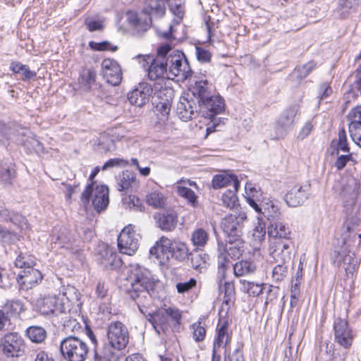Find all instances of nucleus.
I'll use <instances>...</instances> for the list:
<instances>
[{
  "label": "nucleus",
  "mask_w": 361,
  "mask_h": 361,
  "mask_svg": "<svg viewBox=\"0 0 361 361\" xmlns=\"http://www.w3.org/2000/svg\"><path fill=\"white\" fill-rule=\"evenodd\" d=\"M10 70L19 75L20 79L23 81L33 79L37 75L36 72L31 71L27 65L18 61H12L10 64Z\"/></svg>",
  "instance_id": "nucleus-31"
},
{
  "label": "nucleus",
  "mask_w": 361,
  "mask_h": 361,
  "mask_svg": "<svg viewBox=\"0 0 361 361\" xmlns=\"http://www.w3.org/2000/svg\"><path fill=\"white\" fill-rule=\"evenodd\" d=\"M102 75L107 83L118 85L122 80L121 66L116 61L105 59L102 62Z\"/></svg>",
  "instance_id": "nucleus-12"
},
{
  "label": "nucleus",
  "mask_w": 361,
  "mask_h": 361,
  "mask_svg": "<svg viewBox=\"0 0 361 361\" xmlns=\"http://www.w3.org/2000/svg\"><path fill=\"white\" fill-rule=\"evenodd\" d=\"M166 314L164 309L153 314H149L148 320L159 334L165 333L170 326L169 320Z\"/></svg>",
  "instance_id": "nucleus-23"
},
{
  "label": "nucleus",
  "mask_w": 361,
  "mask_h": 361,
  "mask_svg": "<svg viewBox=\"0 0 361 361\" xmlns=\"http://www.w3.org/2000/svg\"><path fill=\"white\" fill-rule=\"evenodd\" d=\"M262 214L268 219L271 220V221H274L279 216L280 212L277 206L274 205L272 202H269L263 204Z\"/></svg>",
  "instance_id": "nucleus-49"
},
{
  "label": "nucleus",
  "mask_w": 361,
  "mask_h": 361,
  "mask_svg": "<svg viewBox=\"0 0 361 361\" xmlns=\"http://www.w3.org/2000/svg\"><path fill=\"white\" fill-rule=\"evenodd\" d=\"M199 113L204 118H213L224 110V99L220 96L211 94L205 99L199 102Z\"/></svg>",
  "instance_id": "nucleus-11"
},
{
  "label": "nucleus",
  "mask_w": 361,
  "mask_h": 361,
  "mask_svg": "<svg viewBox=\"0 0 361 361\" xmlns=\"http://www.w3.org/2000/svg\"><path fill=\"white\" fill-rule=\"evenodd\" d=\"M73 242V238L69 231L66 228H61L59 232L56 233V244H58L61 247L66 249H71V245Z\"/></svg>",
  "instance_id": "nucleus-39"
},
{
  "label": "nucleus",
  "mask_w": 361,
  "mask_h": 361,
  "mask_svg": "<svg viewBox=\"0 0 361 361\" xmlns=\"http://www.w3.org/2000/svg\"><path fill=\"white\" fill-rule=\"evenodd\" d=\"M146 202L154 208H163L166 205V197L159 190H152L145 197Z\"/></svg>",
  "instance_id": "nucleus-33"
},
{
  "label": "nucleus",
  "mask_w": 361,
  "mask_h": 361,
  "mask_svg": "<svg viewBox=\"0 0 361 361\" xmlns=\"http://www.w3.org/2000/svg\"><path fill=\"white\" fill-rule=\"evenodd\" d=\"M140 236L131 224L126 226L118 237L119 251L128 255H133L137 250Z\"/></svg>",
  "instance_id": "nucleus-7"
},
{
  "label": "nucleus",
  "mask_w": 361,
  "mask_h": 361,
  "mask_svg": "<svg viewBox=\"0 0 361 361\" xmlns=\"http://www.w3.org/2000/svg\"><path fill=\"white\" fill-rule=\"evenodd\" d=\"M191 240L195 247H203L209 240V234L202 228H197L191 234Z\"/></svg>",
  "instance_id": "nucleus-42"
},
{
  "label": "nucleus",
  "mask_w": 361,
  "mask_h": 361,
  "mask_svg": "<svg viewBox=\"0 0 361 361\" xmlns=\"http://www.w3.org/2000/svg\"><path fill=\"white\" fill-rule=\"evenodd\" d=\"M191 92L197 99V103L205 99L212 94V84L207 80L195 81L191 87Z\"/></svg>",
  "instance_id": "nucleus-26"
},
{
  "label": "nucleus",
  "mask_w": 361,
  "mask_h": 361,
  "mask_svg": "<svg viewBox=\"0 0 361 361\" xmlns=\"http://www.w3.org/2000/svg\"><path fill=\"white\" fill-rule=\"evenodd\" d=\"M360 188L359 180L353 176H348L342 180L339 195L346 208L349 209L355 204Z\"/></svg>",
  "instance_id": "nucleus-8"
},
{
  "label": "nucleus",
  "mask_w": 361,
  "mask_h": 361,
  "mask_svg": "<svg viewBox=\"0 0 361 361\" xmlns=\"http://www.w3.org/2000/svg\"><path fill=\"white\" fill-rule=\"evenodd\" d=\"M153 92L152 86L147 82H140L128 94V99L132 105L142 107L147 104Z\"/></svg>",
  "instance_id": "nucleus-14"
},
{
  "label": "nucleus",
  "mask_w": 361,
  "mask_h": 361,
  "mask_svg": "<svg viewBox=\"0 0 361 361\" xmlns=\"http://www.w3.org/2000/svg\"><path fill=\"white\" fill-rule=\"evenodd\" d=\"M34 265V260L27 254L20 253L15 260V266L20 269H27Z\"/></svg>",
  "instance_id": "nucleus-53"
},
{
  "label": "nucleus",
  "mask_w": 361,
  "mask_h": 361,
  "mask_svg": "<svg viewBox=\"0 0 361 361\" xmlns=\"http://www.w3.org/2000/svg\"><path fill=\"white\" fill-rule=\"evenodd\" d=\"M176 191L180 196L186 199L192 207L197 206V196L190 188H188L186 185L180 184L177 185Z\"/></svg>",
  "instance_id": "nucleus-45"
},
{
  "label": "nucleus",
  "mask_w": 361,
  "mask_h": 361,
  "mask_svg": "<svg viewBox=\"0 0 361 361\" xmlns=\"http://www.w3.org/2000/svg\"><path fill=\"white\" fill-rule=\"evenodd\" d=\"M197 284V281L192 278L187 282H180L176 284V288L177 291L179 293H184L190 290H191L192 288H194Z\"/></svg>",
  "instance_id": "nucleus-61"
},
{
  "label": "nucleus",
  "mask_w": 361,
  "mask_h": 361,
  "mask_svg": "<svg viewBox=\"0 0 361 361\" xmlns=\"http://www.w3.org/2000/svg\"><path fill=\"white\" fill-rule=\"evenodd\" d=\"M154 284L151 273L147 269L139 264H131L129 267L123 286L144 314L146 312L143 308L150 301V290L153 289Z\"/></svg>",
  "instance_id": "nucleus-1"
},
{
  "label": "nucleus",
  "mask_w": 361,
  "mask_h": 361,
  "mask_svg": "<svg viewBox=\"0 0 361 361\" xmlns=\"http://www.w3.org/2000/svg\"><path fill=\"white\" fill-rule=\"evenodd\" d=\"M109 188L104 185H97L92 182L88 185L82 194V201L88 203L90 197L94 209L100 212L107 207L109 203Z\"/></svg>",
  "instance_id": "nucleus-5"
},
{
  "label": "nucleus",
  "mask_w": 361,
  "mask_h": 361,
  "mask_svg": "<svg viewBox=\"0 0 361 361\" xmlns=\"http://www.w3.org/2000/svg\"><path fill=\"white\" fill-rule=\"evenodd\" d=\"M334 331L335 342L341 346L345 351L341 355L334 352L333 357L335 359L338 358L339 361H343L347 355V350L352 346L354 336L347 320L339 317L334 320Z\"/></svg>",
  "instance_id": "nucleus-4"
},
{
  "label": "nucleus",
  "mask_w": 361,
  "mask_h": 361,
  "mask_svg": "<svg viewBox=\"0 0 361 361\" xmlns=\"http://www.w3.org/2000/svg\"><path fill=\"white\" fill-rule=\"evenodd\" d=\"M157 226L164 231H173L178 224V214L173 209L165 210L154 216Z\"/></svg>",
  "instance_id": "nucleus-20"
},
{
  "label": "nucleus",
  "mask_w": 361,
  "mask_h": 361,
  "mask_svg": "<svg viewBox=\"0 0 361 361\" xmlns=\"http://www.w3.org/2000/svg\"><path fill=\"white\" fill-rule=\"evenodd\" d=\"M4 309L7 314L13 317L18 316L25 310L24 305L20 300H8L4 305Z\"/></svg>",
  "instance_id": "nucleus-46"
},
{
  "label": "nucleus",
  "mask_w": 361,
  "mask_h": 361,
  "mask_svg": "<svg viewBox=\"0 0 361 361\" xmlns=\"http://www.w3.org/2000/svg\"><path fill=\"white\" fill-rule=\"evenodd\" d=\"M129 23L137 30V31H146L150 26L151 18L147 14L140 16L135 11H128L126 13Z\"/></svg>",
  "instance_id": "nucleus-25"
},
{
  "label": "nucleus",
  "mask_w": 361,
  "mask_h": 361,
  "mask_svg": "<svg viewBox=\"0 0 361 361\" xmlns=\"http://www.w3.org/2000/svg\"><path fill=\"white\" fill-rule=\"evenodd\" d=\"M135 174L130 171H124L120 174L118 179V190L123 191L128 189L135 183Z\"/></svg>",
  "instance_id": "nucleus-40"
},
{
  "label": "nucleus",
  "mask_w": 361,
  "mask_h": 361,
  "mask_svg": "<svg viewBox=\"0 0 361 361\" xmlns=\"http://www.w3.org/2000/svg\"><path fill=\"white\" fill-rule=\"evenodd\" d=\"M158 54V52L157 51ZM148 78L151 80H156L161 78L171 79L168 75L167 66L164 56L157 55V57L152 61L147 68Z\"/></svg>",
  "instance_id": "nucleus-22"
},
{
  "label": "nucleus",
  "mask_w": 361,
  "mask_h": 361,
  "mask_svg": "<svg viewBox=\"0 0 361 361\" xmlns=\"http://www.w3.org/2000/svg\"><path fill=\"white\" fill-rule=\"evenodd\" d=\"M310 187V184L295 185L285 195V202L292 207L300 205L308 198Z\"/></svg>",
  "instance_id": "nucleus-16"
},
{
  "label": "nucleus",
  "mask_w": 361,
  "mask_h": 361,
  "mask_svg": "<svg viewBox=\"0 0 361 361\" xmlns=\"http://www.w3.org/2000/svg\"><path fill=\"white\" fill-rule=\"evenodd\" d=\"M188 252L189 250L185 243L180 241H175L169 257H173L179 261H183L188 257Z\"/></svg>",
  "instance_id": "nucleus-43"
},
{
  "label": "nucleus",
  "mask_w": 361,
  "mask_h": 361,
  "mask_svg": "<svg viewBox=\"0 0 361 361\" xmlns=\"http://www.w3.org/2000/svg\"><path fill=\"white\" fill-rule=\"evenodd\" d=\"M190 329L192 331V338L196 342H201L204 341L206 336V329L202 325L200 321L195 322L190 326Z\"/></svg>",
  "instance_id": "nucleus-50"
},
{
  "label": "nucleus",
  "mask_w": 361,
  "mask_h": 361,
  "mask_svg": "<svg viewBox=\"0 0 361 361\" xmlns=\"http://www.w3.org/2000/svg\"><path fill=\"white\" fill-rule=\"evenodd\" d=\"M226 238V252L231 258H238L244 252L245 243L240 238Z\"/></svg>",
  "instance_id": "nucleus-30"
},
{
  "label": "nucleus",
  "mask_w": 361,
  "mask_h": 361,
  "mask_svg": "<svg viewBox=\"0 0 361 361\" xmlns=\"http://www.w3.org/2000/svg\"><path fill=\"white\" fill-rule=\"evenodd\" d=\"M176 113L182 121H188L200 114L198 104L185 97H180L176 106Z\"/></svg>",
  "instance_id": "nucleus-19"
},
{
  "label": "nucleus",
  "mask_w": 361,
  "mask_h": 361,
  "mask_svg": "<svg viewBox=\"0 0 361 361\" xmlns=\"http://www.w3.org/2000/svg\"><path fill=\"white\" fill-rule=\"evenodd\" d=\"M107 338L112 345L122 350L128 343L129 334L127 327L121 322L110 323L108 326Z\"/></svg>",
  "instance_id": "nucleus-9"
},
{
  "label": "nucleus",
  "mask_w": 361,
  "mask_h": 361,
  "mask_svg": "<svg viewBox=\"0 0 361 361\" xmlns=\"http://www.w3.org/2000/svg\"><path fill=\"white\" fill-rule=\"evenodd\" d=\"M349 132L352 140L361 148V124L352 126Z\"/></svg>",
  "instance_id": "nucleus-63"
},
{
  "label": "nucleus",
  "mask_w": 361,
  "mask_h": 361,
  "mask_svg": "<svg viewBox=\"0 0 361 361\" xmlns=\"http://www.w3.org/2000/svg\"><path fill=\"white\" fill-rule=\"evenodd\" d=\"M26 335L34 343H42L46 338V331L41 326H30L26 330Z\"/></svg>",
  "instance_id": "nucleus-44"
},
{
  "label": "nucleus",
  "mask_w": 361,
  "mask_h": 361,
  "mask_svg": "<svg viewBox=\"0 0 361 361\" xmlns=\"http://www.w3.org/2000/svg\"><path fill=\"white\" fill-rule=\"evenodd\" d=\"M246 219L245 213L234 212L222 219L221 226L228 240L231 241V238H242L244 222Z\"/></svg>",
  "instance_id": "nucleus-6"
},
{
  "label": "nucleus",
  "mask_w": 361,
  "mask_h": 361,
  "mask_svg": "<svg viewBox=\"0 0 361 361\" xmlns=\"http://www.w3.org/2000/svg\"><path fill=\"white\" fill-rule=\"evenodd\" d=\"M269 255L276 262L286 264L289 262L291 259L290 242L288 240H272Z\"/></svg>",
  "instance_id": "nucleus-13"
},
{
  "label": "nucleus",
  "mask_w": 361,
  "mask_h": 361,
  "mask_svg": "<svg viewBox=\"0 0 361 361\" xmlns=\"http://www.w3.org/2000/svg\"><path fill=\"white\" fill-rule=\"evenodd\" d=\"M160 85L157 84L154 87L155 88V96L157 97L159 101H164L166 102V99H167L168 102H172L173 97V90L167 87H160L158 90V87Z\"/></svg>",
  "instance_id": "nucleus-51"
},
{
  "label": "nucleus",
  "mask_w": 361,
  "mask_h": 361,
  "mask_svg": "<svg viewBox=\"0 0 361 361\" xmlns=\"http://www.w3.org/2000/svg\"><path fill=\"white\" fill-rule=\"evenodd\" d=\"M96 73L94 70L83 69L78 78L79 84L87 90H90L93 84L95 83Z\"/></svg>",
  "instance_id": "nucleus-37"
},
{
  "label": "nucleus",
  "mask_w": 361,
  "mask_h": 361,
  "mask_svg": "<svg viewBox=\"0 0 361 361\" xmlns=\"http://www.w3.org/2000/svg\"><path fill=\"white\" fill-rule=\"evenodd\" d=\"M238 188H233V190H227L221 197V201L224 206L228 208H234L238 204V197L235 194Z\"/></svg>",
  "instance_id": "nucleus-48"
},
{
  "label": "nucleus",
  "mask_w": 361,
  "mask_h": 361,
  "mask_svg": "<svg viewBox=\"0 0 361 361\" xmlns=\"http://www.w3.org/2000/svg\"><path fill=\"white\" fill-rule=\"evenodd\" d=\"M315 66L314 62L309 61L302 66H298L295 69V74L300 79L305 78L312 72Z\"/></svg>",
  "instance_id": "nucleus-55"
},
{
  "label": "nucleus",
  "mask_w": 361,
  "mask_h": 361,
  "mask_svg": "<svg viewBox=\"0 0 361 361\" xmlns=\"http://www.w3.org/2000/svg\"><path fill=\"white\" fill-rule=\"evenodd\" d=\"M267 233L273 240H287L290 234L288 228L279 221H271Z\"/></svg>",
  "instance_id": "nucleus-29"
},
{
  "label": "nucleus",
  "mask_w": 361,
  "mask_h": 361,
  "mask_svg": "<svg viewBox=\"0 0 361 361\" xmlns=\"http://www.w3.org/2000/svg\"><path fill=\"white\" fill-rule=\"evenodd\" d=\"M228 340V322L221 319L217 326L216 336L214 341L212 350L219 351L220 348L226 347Z\"/></svg>",
  "instance_id": "nucleus-24"
},
{
  "label": "nucleus",
  "mask_w": 361,
  "mask_h": 361,
  "mask_svg": "<svg viewBox=\"0 0 361 361\" xmlns=\"http://www.w3.org/2000/svg\"><path fill=\"white\" fill-rule=\"evenodd\" d=\"M298 112L297 106H292L283 111L276 122V128L281 134H286L294 126Z\"/></svg>",
  "instance_id": "nucleus-18"
},
{
  "label": "nucleus",
  "mask_w": 361,
  "mask_h": 361,
  "mask_svg": "<svg viewBox=\"0 0 361 361\" xmlns=\"http://www.w3.org/2000/svg\"><path fill=\"white\" fill-rule=\"evenodd\" d=\"M28 133H30L29 130L25 129H21L20 135H21L22 137L27 136V137L25 140L23 139V137L17 138V141L20 142L22 144H23L25 147L28 148L30 147L32 149H33L37 153L43 152L44 148L42 144L34 137L27 136Z\"/></svg>",
  "instance_id": "nucleus-34"
},
{
  "label": "nucleus",
  "mask_w": 361,
  "mask_h": 361,
  "mask_svg": "<svg viewBox=\"0 0 361 361\" xmlns=\"http://www.w3.org/2000/svg\"><path fill=\"white\" fill-rule=\"evenodd\" d=\"M98 146L102 151L108 152L114 147V141L106 135H102L99 138Z\"/></svg>",
  "instance_id": "nucleus-59"
},
{
  "label": "nucleus",
  "mask_w": 361,
  "mask_h": 361,
  "mask_svg": "<svg viewBox=\"0 0 361 361\" xmlns=\"http://www.w3.org/2000/svg\"><path fill=\"white\" fill-rule=\"evenodd\" d=\"M120 350H118V348L112 345V343L109 342L104 345L102 350V355H99L102 359L103 357L106 361H113L118 357L117 353Z\"/></svg>",
  "instance_id": "nucleus-52"
},
{
  "label": "nucleus",
  "mask_w": 361,
  "mask_h": 361,
  "mask_svg": "<svg viewBox=\"0 0 361 361\" xmlns=\"http://www.w3.org/2000/svg\"><path fill=\"white\" fill-rule=\"evenodd\" d=\"M352 159L353 156L351 153H349L348 154L340 155L335 161L334 166L337 169L338 171H341L346 166V164Z\"/></svg>",
  "instance_id": "nucleus-62"
},
{
  "label": "nucleus",
  "mask_w": 361,
  "mask_h": 361,
  "mask_svg": "<svg viewBox=\"0 0 361 361\" xmlns=\"http://www.w3.org/2000/svg\"><path fill=\"white\" fill-rule=\"evenodd\" d=\"M208 260V255L204 253L202 250L196 251L192 254L191 264L195 269L201 271L202 269L206 268Z\"/></svg>",
  "instance_id": "nucleus-41"
},
{
  "label": "nucleus",
  "mask_w": 361,
  "mask_h": 361,
  "mask_svg": "<svg viewBox=\"0 0 361 361\" xmlns=\"http://www.w3.org/2000/svg\"><path fill=\"white\" fill-rule=\"evenodd\" d=\"M157 52L159 56H164L171 79L177 77L180 80H185L192 76V69L183 51L164 44L157 48Z\"/></svg>",
  "instance_id": "nucleus-2"
},
{
  "label": "nucleus",
  "mask_w": 361,
  "mask_h": 361,
  "mask_svg": "<svg viewBox=\"0 0 361 361\" xmlns=\"http://www.w3.org/2000/svg\"><path fill=\"white\" fill-rule=\"evenodd\" d=\"M42 279V274L32 267L20 271L18 275V283L21 289L29 290L38 284Z\"/></svg>",
  "instance_id": "nucleus-17"
},
{
  "label": "nucleus",
  "mask_w": 361,
  "mask_h": 361,
  "mask_svg": "<svg viewBox=\"0 0 361 361\" xmlns=\"http://www.w3.org/2000/svg\"><path fill=\"white\" fill-rule=\"evenodd\" d=\"M165 314L170 319V322L173 325H178L180 323L182 319L181 312L176 307H169L164 308Z\"/></svg>",
  "instance_id": "nucleus-54"
},
{
  "label": "nucleus",
  "mask_w": 361,
  "mask_h": 361,
  "mask_svg": "<svg viewBox=\"0 0 361 361\" xmlns=\"http://www.w3.org/2000/svg\"><path fill=\"white\" fill-rule=\"evenodd\" d=\"M60 350L67 361H85L89 348L82 339L76 336H68L61 341Z\"/></svg>",
  "instance_id": "nucleus-3"
},
{
  "label": "nucleus",
  "mask_w": 361,
  "mask_h": 361,
  "mask_svg": "<svg viewBox=\"0 0 361 361\" xmlns=\"http://www.w3.org/2000/svg\"><path fill=\"white\" fill-rule=\"evenodd\" d=\"M40 312L44 314H58L65 311L62 300L56 295L47 296L38 302Z\"/></svg>",
  "instance_id": "nucleus-21"
},
{
  "label": "nucleus",
  "mask_w": 361,
  "mask_h": 361,
  "mask_svg": "<svg viewBox=\"0 0 361 361\" xmlns=\"http://www.w3.org/2000/svg\"><path fill=\"white\" fill-rule=\"evenodd\" d=\"M337 150L349 152L350 148L347 142L345 131L342 129L338 133Z\"/></svg>",
  "instance_id": "nucleus-58"
},
{
  "label": "nucleus",
  "mask_w": 361,
  "mask_h": 361,
  "mask_svg": "<svg viewBox=\"0 0 361 361\" xmlns=\"http://www.w3.org/2000/svg\"><path fill=\"white\" fill-rule=\"evenodd\" d=\"M146 7L143 11L148 16L151 14H156L162 16L165 13V7L161 0H145Z\"/></svg>",
  "instance_id": "nucleus-35"
},
{
  "label": "nucleus",
  "mask_w": 361,
  "mask_h": 361,
  "mask_svg": "<svg viewBox=\"0 0 361 361\" xmlns=\"http://www.w3.org/2000/svg\"><path fill=\"white\" fill-rule=\"evenodd\" d=\"M349 121V130L352 126H359L361 124V106H357L353 109L348 115Z\"/></svg>",
  "instance_id": "nucleus-56"
},
{
  "label": "nucleus",
  "mask_w": 361,
  "mask_h": 361,
  "mask_svg": "<svg viewBox=\"0 0 361 361\" xmlns=\"http://www.w3.org/2000/svg\"><path fill=\"white\" fill-rule=\"evenodd\" d=\"M175 241H171L166 236H162L157 241L154 246L151 247L149 252L152 255H155L157 258L160 257V253L166 254V258H169V255L173 247Z\"/></svg>",
  "instance_id": "nucleus-27"
},
{
  "label": "nucleus",
  "mask_w": 361,
  "mask_h": 361,
  "mask_svg": "<svg viewBox=\"0 0 361 361\" xmlns=\"http://www.w3.org/2000/svg\"><path fill=\"white\" fill-rule=\"evenodd\" d=\"M89 45L92 49L97 51L111 50L115 51L118 49L116 46H111V44L106 41L102 42H90Z\"/></svg>",
  "instance_id": "nucleus-60"
},
{
  "label": "nucleus",
  "mask_w": 361,
  "mask_h": 361,
  "mask_svg": "<svg viewBox=\"0 0 361 361\" xmlns=\"http://www.w3.org/2000/svg\"><path fill=\"white\" fill-rule=\"evenodd\" d=\"M20 133L16 135L13 130V128L6 125L3 121H0V145H6L8 144L10 140L13 138H19Z\"/></svg>",
  "instance_id": "nucleus-36"
},
{
  "label": "nucleus",
  "mask_w": 361,
  "mask_h": 361,
  "mask_svg": "<svg viewBox=\"0 0 361 361\" xmlns=\"http://www.w3.org/2000/svg\"><path fill=\"white\" fill-rule=\"evenodd\" d=\"M222 291L224 292V297L221 310H219L220 317L223 316L224 312L226 314L228 310L233 305L235 299V287L233 283L225 282Z\"/></svg>",
  "instance_id": "nucleus-28"
},
{
  "label": "nucleus",
  "mask_w": 361,
  "mask_h": 361,
  "mask_svg": "<svg viewBox=\"0 0 361 361\" xmlns=\"http://www.w3.org/2000/svg\"><path fill=\"white\" fill-rule=\"evenodd\" d=\"M98 261L105 269H116L121 267L122 260L114 249L106 244L100 246Z\"/></svg>",
  "instance_id": "nucleus-15"
},
{
  "label": "nucleus",
  "mask_w": 361,
  "mask_h": 361,
  "mask_svg": "<svg viewBox=\"0 0 361 361\" xmlns=\"http://www.w3.org/2000/svg\"><path fill=\"white\" fill-rule=\"evenodd\" d=\"M288 267L285 264L279 263L272 271L274 280L279 281L283 280L287 274Z\"/></svg>",
  "instance_id": "nucleus-57"
},
{
  "label": "nucleus",
  "mask_w": 361,
  "mask_h": 361,
  "mask_svg": "<svg viewBox=\"0 0 361 361\" xmlns=\"http://www.w3.org/2000/svg\"><path fill=\"white\" fill-rule=\"evenodd\" d=\"M0 347L7 357H18L24 347L23 339L18 333H8L0 339Z\"/></svg>",
  "instance_id": "nucleus-10"
},
{
  "label": "nucleus",
  "mask_w": 361,
  "mask_h": 361,
  "mask_svg": "<svg viewBox=\"0 0 361 361\" xmlns=\"http://www.w3.org/2000/svg\"><path fill=\"white\" fill-rule=\"evenodd\" d=\"M240 283L242 284V290L243 292L247 293L249 295L255 297L262 293L261 284L255 283L244 279L240 280Z\"/></svg>",
  "instance_id": "nucleus-47"
},
{
  "label": "nucleus",
  "mask_w": 361,
  "mask_h": 361,
  "mask_svg": "<svg viewBox=\"0 0 361 361\" xmlns=\"http://www.w3.org/2000/svg\"><path fill=\"white\" fill-rule=\"evenodd\" d=\"M256 269L253 262L247 260H242L236 262L233 266L234 274L236 276H242L252 274Z\"/></svg>",
  "instance_id": "nucleus-38"
},
{
  "label": "nucleus",
  "mask_w": 361,
  "mask_h": 361,
  "mask_svg": "<svg viewBox=\"0 0 361 361\" xmlns=\"http://www.w3.org/2000/svg\"><path fill=\"white\" fill-rule=\"evenodd\" d=\"M196 56L199 61L207 63L210 61L212 54L211 53L201 47H196Z\"/></svg>",
  "instance_id": "nucleus-64"
},
{
  "label": "nucleus",
  "mask_w": 361,
  "mask_h": 361,
  "mask_svg": "<svg viewBox=\"0 0 361 361\" xmlns=\"http://www.w3.org/2000/svg\"><path fill=\"white\" fill-rule=\"evenodd\" d=\"M232 185L235 189L238 188L239 183L233 176L218 174L212 179V186L214 189L221 188L225 186Z\"/></svg>",
  "instance_id": "nucleus-32"
}]
</instances>
